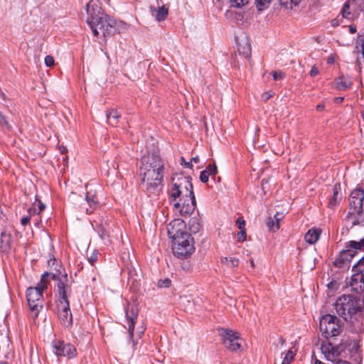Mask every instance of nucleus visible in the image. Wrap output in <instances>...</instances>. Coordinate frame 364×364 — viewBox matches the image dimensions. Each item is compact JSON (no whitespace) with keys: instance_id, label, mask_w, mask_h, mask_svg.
I'll return each mask as SVG.
<instances>
[{"instance_id":"1","label":"nucleus","mask_w":364,"mask_h":364,"mask_svg":"<svg viewBox=\"0 0 364 364\" xmlns=\"http://www.w3.org/2000/svg\"><path fill=\"white\" fill-rule=\"evenodd\" d=\"M87 23L95 36L101 34L104 38H107L117 32L116 20L104 13L96 1L90 0L87 4Z\"/></svg>"},{"instance_id":"2","label":"nucleus","mask_w":364,"mask_h":364,"mask_svg":"<svg viewBox=\"0 0 364 364\" xmlns=\"http://www.w3.org/2000/svg\"><path fill=\"white\" fill-rule=\"evenodd\" d=\"M363 302L357 296L351 294H343L336 299L334 307L338 316L346 321L355 325L361 317V309Z\"/></svg>"},{"instance_id":"3","label":"nucleus","mask_w":364,"mask_h":364,"mask_svg":"<svg viewBox=\"0 0 364 364\" xmlns=\"http://www.w3.org/2000/svg\"><path fill=\"white\" fill-rule=\"evenodd\" d=\"M56 280L58 277L51 273L45 272L42 274L41 281L35 287H29L26 291L28 305L31 311V316L33 318L38 316V313L43 308V291L47 288L49 282L48 277Z\"/></svg>"},{"instance_id":"4","label":"nucleus","mask_w":364,"mask_h":364,"mask_svg":"<svg viewBox=\"0 0 364 364\" xmlns=\"http://www.w3.org/2000/svg\"><path fill=\"white\" fill-rule=\"evenodd\" d=\"M58 294V316L61 323L65 327H70L73 323V316L70 309L68 296L70 287L62 280H59L56 285Z\"/></svg>"},{"instance_id":"5","label":"nucleus","mask_w":364,"mask_h":364,"mask_svg":"<svg viewBox=\"0 0 364 364\" xmlns=\"http://www.w3.org/2000/svg\"><path fill=\"white\" fill-rule=\"evenodd\" d=\"M173 188L170 197L175 201L177 198H184L194 196L191 178L181 174H176L172 178Z\"/></svg>"},{"instance_id":"6","label":"nucleus","mask_w":364,"mask_h":364,"mask_svg":"<svg viewBox=\"0 0 364 364\" xmlns=\"http://www.w3.org/2000/svg\"><path fill=\"white\" fill-rule=\"evenodd\" d=\"M172 251L178 258H187L195 251L194 240L188 232L172 240Z\"/></svg>"},{"instance_id":"7","label":"nucleus","mask_w":364,"mask_h":364,"mask_svg":"<svg viewBox=\"0 0 364 364\" xmlns=\"http://www.w3.org/2000/svg\"><path fill=\"white\" fill-rule=\"evenodd\" d=\"M69 200L77 208L85 211L87 214H90L98 207L99 201L95 193L92 194L87 192L83 198L82 196L72 192L69 196Z\"/></svg>"},{"instance_id":"8","label":"nucleus","mask_w":364,"mask_h":364,"mask_svg":"<svg viewBox=\"0 0 364 364\" xmlns=\"http://www.w3.org/2000/svg\"><path fill=\"white\" fill-rule=\"evenodd\" d=\"M138 314L139 309L134 304H127L125 308V315L129 334L132 341L133 346L136 344L135 340L140 338L145 331V328L141 326L137 328V331L134 333V325L138 318Z\"/></svg>"},{"instance_id":"9","label":"nucleus","mask_w":364,"mask_h":364,"mask_svg":"<svg viewBox=\"0 0 364 364\" xmlns=\"http://www.w3.org/2000/svg\"><path fill=\"white\" fill-rule=\"evenodd\" d=\"M141 175L143 176V181L147 183V190L151 193L157 191L159 184V166L156 164H146L141 169Z\"/></svg>"},{"instance_id":"10","label":"nucleus","mask_w":364,"mask_h":364,"mask_svg":"<svg viewBox=\"0 0 364 364\" xmlns=\"http://www.w3.org/2000/svg\"><path fill=\"white\" fill-rule=\"evenodd\" d=\"M338 321L336 316L331 314H326L321 318L320 331L325 338L336 336L340 333L341 328Z\"/></svg>"},{"instance_id":"11","label":"nucleus","mask_w":364,"mask_h":364,"mask_svg":"<svg viewBox=\"0 0 364 364\" xmlns=\"http://www.w3.org/2000/svg\"><path fill=\"white\" fill-rule=\"evenodd\" d=\"M52 349L57 356H63L68 359L74 358L77 354L76 348L73 345L61 340L53 341Z\"/></svg>"},{"instance_id":"12","label":"nucleus","mask_w":364,"mask_h":364,"mask_svg":"<svg viewBox=\"0 0 364 364\" xmlns=\"http://www.w3.org/2000/svg\"><path fill=\"white\" fill-rule=\"evenodd\" d=\"M364 191L357 188L349 196L350 214L360 215L363 212Z\"/></svg>"},{"instance_id":"13","label":"nucleus","mask_w":364,"mask_h":364,"mask_svg":"<svg viewBox=\"0 0 364 364\" xmlns=\"http://www.w3.org/2000/svg\"><path fill=\"white\" fill-rule=\"evenodd\" d=\"M173 206L182 216H190L196 206L195 196L180 198L178 202L173 203Z\"/></svg>"},{"instance_id":"14","label":"nucleus","mask_w":364,"mask_h":364,"mask_svg":"<svg viewBox=\"0 0 364 364\" xmlns=\"http://www.w3.org/2000/svg\"><path fill=\"white\" fill-rule=\"evenodd\" d=\"M220 336L223 339L225 347L231 350L236 351L240 348V343L238 342L239 333L231 330L223 328L220 331Z\"/></svg>"},{"instance_id":"15","label":"nucleus","mask_w":364,"mask_h":364,"mask_svg":"<svg viewBox=\"0 0 364 364\" xmlns=\"http://www.w3.org/2000/svg\"><path fill=\"white\" fill-rule=\"evenodd\" d=\"M167 235L169 238L172 240H175L177 237H180L185 233L186 231V223L179 218H176L171 220L166 227Z\"/></svg>"},{"instance_id":"16","label":"nucleus","mask_w":364,"mask_h":364,"mask_svg":"<svg viewBox=\"0 0 364 364\" xmlns=\"http://www.w3.org/2000/svg\"><path fill=\"white\" fill-rule=\"evenodd\" d=\"M355 254V251L352 248L346 247V250H342L333 262L334 266L338 268L348 267Z\"/></svg>"},{"instance_id":"17","label":"nucleus","mask_w":364,"mask_h":364,"mask_svg":"<svg viewBox=\"0 0 364 364\" xmlns=\"http://www.w3.org/2000/svg\"><path fill=\"white\" fill-rule=\"evenodd\" d=\"M354 272L351 277L350 287L352 291L359 294L364 291V268Z\"/></svg>"},{"instance_id":"18","label":"nucleus","mask_w":364,"mask_h":364,"mask_svg":"<svg viewBox=\"0 0 364 364\" xmlns=\"http://www.w3.org/2000/svg\"><path fill=\"white\" fill-rule=\"evenodd\" d=\"M323 353L326 358L336 364V362L339 360L338 358L339 355L338 350L335 348L334 346L330 345L323 348Z\"/></svg>"},{"instance_id":"19","label":"nucleus","mask_w":364,"mask_h":364,"mask_svg":"<svg viewBox=\"0 0 364 364\" xmlns=\"http://www.w3.org/2000/svg\"><path fill=\"white\" fill-rule=\"evenodd\" d=\"M340 190V184H335L333 188V196L331 197L328 201V207L331 209H333L334 207L338 205L341 200V196L339 193Z\"/></svg>"},{"instance_id":"20","label":"nucleus","mask_w":364,"mask_h":364,"mask_svg":"<svg viewBox=\"0 0 364 364\" xmlns=\"http://www.w3.org/2000/svg\"><path fill=\"white\" fill-rule=\"evenodd\" d=\"M218 169L215 164L209 165L205 170L201 171L200 175V179L203 183H206L208 181L210 176L214 177L217 173Z\"/></svg>"},{"instance_id":"21","label":"nucleus","mask_w":364,"mask_h":364,"mask_svg":"<svg viewBox=\"0 0 364 364\" xmlns=\"http://www.w3.org/2000/svg\"><path fill=\"white\" fill-rule=\"evenodd\" d=\"M12 236L11 233L2 232L0 237V249L3 252L8 251L11 247Z\"/></svg>"},{"instance_id":"22","label":"nucleus","mask_w":364,"mask_h":364,"mask_svg":"<svg viewBox=\"0 0 364 364\" xmlns=\"http://www.w3.org/2000/svg\"><path fill=\"white\" fill-rule=\"evenodd\" d=\"M321 230L318 228H311L305 235L304 239L309 244H314L318 240Z\"/></svg>"},{"instance_id":"23","label":"nucleus","mask_w":364,"mask_h":364,"mask_svg":"<svg viewBox=\"0 0 364 364\" xmlns=\"http://www.w3.org/2000/svg\"><path fill=\"white\" fill-rule=\"evenodd\" d=\"M335 84L336 89L346 90L351 86L352 80L348 76L341 75L336 80Z\"/></svg>"},{"instance_id":"24","label":"nucleus","mask_w":364,"mask_h":364,"mask_svg":"<svg viewBox=\"0 0 364 364\" xmlns=\"http://www.w3.org/2000/svg\"><path fill=\"white\" fill-rule=\"evenodd\" d=\"M106 117L107 119V122L110 125L115 127L118 124L120 114L118 113L117 110L110 109L107 111Z\"/></svg>"},{"instance_id":"25","label":"nucleus","mask_w":364,"mask_h":364,"mask_svg":"<svg viewBox=\"0 0 364 364\" xmlns=\"http://www.w3.org/2000/svg\"><path fill=\"white\" fill-rule=\"evenodd\" d=\"M237 51L240 54L242 55L245 58H248L250 55V45L248 43V41L245 39L242 44L241 43H238L237 44Z\"/></svg>"},{"instance_id":"26","label":"nucleus","mask_w":364,"mask_h":364,"mask_svg":"<svg viewBox=\"0 0 364 364\" xmlns=\"http://www.w3.org/2000/svg\"><path fill=\"white\" fill-rule=\"evenodd\" d=\"M220 262L228 268H235L238 267L240 260L235 257H224L221 258Z\"/></svg>"},{"instance_id":"27","label":"nucleus","mask_w":364,"mask_h":364,"mask_svg":"<svg viewBox=\"0 0 364 364\" xmlns=\"http://www.w3.org/2000/svg\"><path fill=\"white\" fill-rule=\"evenodd\" d=\"M346 247L352 248L355 252L356 250H364V237L359 241L351 240L346 245Z\"/></svg>"},{"instance_id":"28","label":"nucleus","mask_w":364,"mask_h":364,"mask_svg":"<svg viewBox=\"0 0 364 364\" xmlns=\"http://www.w3.org/2000/svg\"><path fill=\"white\" fill-rule=\"evenodd\" d=\"M354 4H355V0H348L344 4L343 7L341 11V14L344 18H350V7Z\"/></svg>"},{"instance_id":"29","label":"nucleus","mask_w":364,"mask_h":364,"mask_svg":"<svg viewBox=\"0 0 364 364\" xmlns=\"http://www.w3.org/2000/svg\"><path fill=\"white\" fill-rule=\"evenodd\" d=\"M227 15L233 18L235 22L238 25H242L244 23V14L242 12L233 13L232 11H228Z\"/></svg>"},{"instance_id":"30","label":"nucleus","mask_w":364,"mask_h":364,"mask_svg":"<svg viewBox=\"0 0 364 364\" xmlns=\"http://www.w3.org/2000/svg\"><path fill=\"white\" fill-rule=\"evenodd\" d=\"M272 0H255L257 9L263 11L269 7Z\"/></svg>"},{"instance_id":"31","label":"nucleus","mask_w":364,"mask_h":364,"mask_svg":"<svg viewBox=\"0 0 364 364\" xmlns=\"http://www.w3.org/2000/svg\"><path fill=\"white\" fill-rule=\"evenodd\" d=\"M267 225L269 230L275 232L279 228V223H277L274 219L269 218Z\"/></svg>"},{"instance_id":"32","label":"nucleus","mask_w":364,"mask_h":364,"mask_svg":"<svg viewBox=\"0 0 364 364\" xmlns=\"http://www.w3.org/2000/svg\"><path fill=\"white\" fill-rule=\"evenodd\" d=\"M250 0H230L231 7L241 8L247 4Z\"/></svg>"},{"instance_id":"33","label":"nucleus","mask_w":364,"mask_h":364,"mask_svg":"<svg viewBox=\"0 0 364 364\" xmlns=\"http://www.w3.org/2000/svg\"><path fill=\"white\" fill-rule=\"evenodd\" d=\"M299 2L300 0H280L282 5L289 9H292L293 6H296Z\"/></svg>"},{"instance_id":"34","label":"nucleus","mask_w":364,"mask_h":364,"mask_svg":"<svg viewBox=\"0 0 364 364\" xmlns=\"http://www.w3.org/2000/svg\"><path fill=\"white\" fill-rule=\"evenodd\" d=\"M0 124L3 127H4L8 130H11L12 127L10 124L9 120L7 119L6 117L4 116L1 112H0Z\"/></svg>"},{"instance_id":"35","label":"nucleus","mask_w":364,"mask_h":364,"mask_svg":"<svg viewBox=\"0 0 364 364\" xmlns=\"http://www.w3.org/2000/svg\"><path fill=\"white\" fill-rule=\"evenodd\" d=\"M98 232L102 240H103L106 243L110 242L109 235L108 234L107 231L105 229L104 227H100L98 230Z\"/></svg>"},{"instance_id":"36","label":"nucleus","mask_w":364,"mask_h":364,"mask_svg":"<svg viewBox=\"0 0 364 364\" xmlns=\"http://www.w3.org/2000/svg\"><path fill=\"white\" fill-rule=\"evenodd\" d=\"M200 225L197 222V220L195 218H193L191 220V225H190V230L193 232H198L200 230Z\"/></svg>"},{"instance_id":"37","label":"nucleus","mask_w":364,"mask_h":364,"mask_svg":"<svg viewBox=\"0 0 364 364\" xmlns=\"http://www.w3.org/2000/svg\"><path fill=\"white\" fill-rule=\"evenodd\" d=\"M294 355L293 352L291 350H289L287 352L282 364H290L294 359Z\"/></svg>"},{"instance_id":"38","label":"nucleus","mask_w":364,"mask_h":364,"mask_svg":"<svg viewBox=\"0 0 364 364\" xmlns=\"http://www.w3.org/2000/svg\"><path fill=\"white\" fill-rule=\"evenodd\" d=\"M272 77L274 80H282L285 77V74L284 73L280 71V70H278V71H272Z\"/></svg>"},{"instance_id":"39","label":"nucleus","mask_w":364,"mask_h":364,"mask_svg":"<svg viewBox=\"0 0 364 364\" xmlns=\"http://www.w3.org/2000/svg\"><path fill=\"white\" fill-rule=\"evenodd\" d=\"M359 269H364V255L353 267V272H357Z\"/></svg>"},{"instance_id":"40","label":"nucleus","mask_w":364,"mask_h":364,"mask_svg":"<svg viewBox=\"0 0 364 364\" xmlns=\"http://www.w3.org/2000/svg\"><path fill=\"white\" fill-rule=\"evenodd\" d=\"M98 252L93 250L90 255L87 256V259L91 264H93L97 260Z\"/></svg>"},{"instance_id":"41","label":"nucleus","mask_w":364,"mask_h":364,"mask_svg":"<svg viewBox=\"0 0 364 364\" xmlns=\"http://www.w3.org/2000/svg\"><path fill=\"white\" fill-rule=\"evenodd\" d=\"M45 64L48 67H52L55 64V60L51 55H46L45 58Z\"/></svg>"},{"instance_id":"42","label":"nucleus","mask_w":364,"mask_h":364,"mask_svg":"<svg viewBox=\"0 0 364 364\" xmlns=\"http://www.w3.org/2000/svg\"><path fill=\"white\" fill-rule=\"evenodd\" d=\"M168 12V8L166 7L165 5H163L161 6V21L164 20Z\"/></svg>"},{"instance_id":"43","label":"nucleus","mask_w":364,"mask_h":364,"mask_svg":"<svg viewBox=\"0 0 364 364\" xmlns=\"http://www.w3.org/2000/svg\"><path fill=\"white\" fill-rule=\"evenodd\" d=\"M152 16L155 17L157 21H159V8L150 7Z\"/></svg>"},{"instance_id":"44","label":"nucleus","mask_w":364,"mask_h":364,"mask_svg":"<svg viewBox=\"0 0 364 364\" xmlns=\"http://www.w3.org/2000/svg\"><path fill=\"white\" fill-rule=\"evenodd\" d=\"M236 223L240 230H245V222L242 218H238L236 220Z\"/></svg>"},{"instance_id":"45","label":"nucleus","mask_w":364,"mask_h":364,"mask_svg":"<svg viewBox=\"0 0 364 364\" xmlns=\"http://www.w3.org/2000/svg\"><path fill=\"white\" fill-rule=\"evenodd\" d=\"M246 238V232L245 230H240L237 233V240L239 242H243Z\"/></svg>"},{"instance_id":"46","label":"nucleus","mask_w":364,"mask_h":364,"mask_svg":"<svg viewBox=\"0 0 364 364\" xmlns=\"http://www.w3.org/2000/svg\"><path fill=\"white\" fill-rule=\"evenodd\" d=\"M181 164L182 166H184L186 168H193V164H191V161H189V162L186 161L184 157H181Z\"/></svg>"},{"instance_id":"47","label":"nucleus","mask_w":364,"mask_h":364,"mask_svg":"<svg viewBox=\"0 0 364 364\" xmlns=\"http://www.w3.org/2000/svg\"><path fill=\"white\" fill-rule=\"evenodd\" d=\"M319 71L318 68L316 65L311 67L309 75L311 77H315L318 74Z\"/></svg>"},{"instance_id":"48","label":"nucleus","mask_w":364,"mask_h":364,"mask_svg":"<svg viewBox=\"0 0 364 364\" xmlns=\"http://www.w3.org/2000/svg\"><path fill=\"white\" fill-rule=\"evenodd\" d=\"M272 96V93L271 92H266L262 95V100L264 102H267L269 100Z\"/></svg>"},{"instance_id":"49","label":"nucleus","mask_w":364,"mask_h":364,"mask_svg":"<svg viewBox=\"0 0 364 364\" xmlns=\"http://www.w3.org/2000/svg\"><path fill=\"white\" fill-rule=\"evenodd\" d=\"M30 220V215L23 216L21 220V223L22 225L25 226L29 223Z\"/></svg>"},{"instance_id":"50","label":"nucleus","mask_w":364,"mask_h":364,"mask_svg":"<svg viewBox=\"0 0 364 364\" xmlns=\"http://www.w3.org/2000/svg\"><path fill=\"white\" fill-rule=\"evenodd\" d=\"M282 218H283V214H282V213H279V212H277V213L274 215V220L277 223H279V221H280L281 220H282Z\"/></svg>"},{"instance_id":"51","label":"nucleus","mask_w":364,"mask_h":364,"mask_svg":"<svg viewBox=\"0 0 364 364\" xmlns=\"http://www.w3.org/2000/svg\"><path fill=\"white\" fill-rule=\"evenodd\" d=\"M171 284V279L168 278H166L162 281V284H161V287L163 286L164 287H170Z\"/></svg>"},{"instance_id":"52","label":"nucleus","mask_w":364,"mask_h":364,"mask_svg":"<svg viewBox=\"0 0 364 364\" xmlns=\"http://www.w3.org/2000/svg\"><path fill=\"white\" fill-rule=\"evenodd\" d=\"M36 209L33 207H31L28 210V215H30V218L31 217V215L36 214Z\"/></svg>"},{"instance_id":"53","label":"nucleus","mask_w":364,"mask_h":364,"mask_svg":"<svg viewBox=\"0 0 364 364\" xmlns=\"http://www.w3.org/2000/svg\"><path fill=\"white\" fill-rule=\"evenodd\" d=\"M343 100H344V97H336L334 99V102L336 103H341V102H342L343 101Z\"/></svg>"},{"instance_id":"54","label":"nucleus","mask_w":364,"mask_h":364,"mask_svg":"<svg viewBox=\"0 0 364 364\" xmlns=\"http://www.w3.org/2000/svg\"><path fill=\"white\" fill-rule=\"evenodd\" d=\"M38 208H39L38 213L41 212L45 208L44 204L43 203H41V201H39V203H38Z\"/></svg>"},{"instance_id":"55","label":"nucleus","mask_w":364,"mask_h":364,"mask_svg":"<svg viewBox=\"0 0 364 364\" xmlns=\"http://www.w3.org/2000/svg\"><path fill=\"white\" fill-rule=\"evenodd\" d=\"M200 161V159L199 157L197 156H195V157H193L191 159V162H194L196 164L198 163Z\"/></svg>"},{"instance_id":"56","label":"nucleus","mask_w":364,"mask_h":364,"mask_svg":"<svg viewBox=\"0 0 364 364\" xmlns=\"http://www.w3.org/2000/svg\"><path fill=\"white\" fill-rule=\"evenodd\" d=\"M349 31L351 33H355L356 32V28L355 26H349Z\"/></svg>"},{"instance_id":"57","label":"nucleus","mask_w":364,"mask_h":364,"mask_svg":"<svg viewBox=\"0 0 364 364\" xmlns=\"http://www.w3.org/2000/svg\"><path fill=\"white\" fill-rule=\"evenodd\" d=\"M336 364H350V363L346 362V361H345V360H338L336 362Z\"/></svg>"},{"instance_id":"58","label":"nucleus","mask_w":364,"mask_h":364,"mask_svg":"<svg viewBox=\"0 0 364 364\" xmlns=\"http://www.w3.org/2000/svg\"><path fill=\"white\" fill-rule=\"evenodd\" d=\"M323 107H324V106L323 105H317L316 109H317V110L319 111V110L323 109Z\"/></svg>"},{"instance_id":"59","label":"nucleus","mask_w":364,"mask_h":364,"mask_svg":"<svg viewBox=\"0 0 364 364\" xmlns=\"http://www.w3.org/2000/svg\"><path fill=\"white\" fill-rule=\"evenodd\" d=\"M314 364H325L324 363L320 361L319 360L315 359Z\"/></svg>"},{"instance_id":"60","label":"nucleus","mask_w":364,"mask_h":364,"mask_svg":"<svg viewBox=\"0 0 364 364\" xmlns=\"http://www.w3.org/2000/svg\"><path fill=\"white\" fill-rule=\"evenodd\" d=\"M60 151L62 154H64L66 151V149L65 147H60Z\"/></svg>"},{"instance_id":"61","label":"nucleus","mask_w":364,"mask_h":364,"mask_svg":"<svg viewBox=\"0 0 364 364\" xmlns=\"http://www.w3.org/2000/svg\"><path fill=\"white\" fill-rule=\"evenodd\" d=\"M250 265L252 268L255 267V263L253 259H250Z\"/></svg>"},{"instance_id":"62","label":"nucleus","mask_w":364,"mask_h":364,"mask_svg":"<svg viewBox=\"0 0 364 364\" xmlns=\"http://www.w3.org/2000/svg\"><path fill=\"white\" fill-rule=\"evenodd\" d=\"M328 63H333V60H330V59H328Z\"/></svg>"}]
</instances>
